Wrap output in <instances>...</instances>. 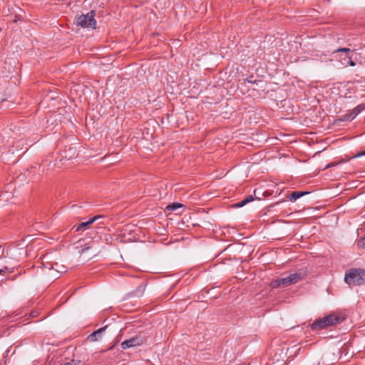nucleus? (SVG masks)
I'll use <instances>...</instances> for the list:
<instances>
[{
	"label": "nucleus",
	"mask_w": 365,
	"mask_h": 365,
	"mask_svg": "<svg viewBox=\"0 0 365 365\" xmlns=\"http://www.w3.org/2000/svg\"><path fill=\"white\" fill-rule=\"evenodd\" d=\"M344 319L345 317L343 316L331 314L314 321L310 325V327L312 330H321L328 327L339 324L341 323Z\"/></svg>",
	"instance_id": "obj_1"
},
{
	"label": "nucleus",
	"mask_w": 365,
	"mask_h": 365,
	"mask_svg": "<svg viewBox=\"0 0 365 365\" xmlns=\"http://www.w3.org/2000/svg\"><path fill=\"white\" fill-rule=\"evenodd\" d=\"M344 281L349 285L359 286L365 284V270L352 269L346 272Z\"/></svg>",
	"instance_id": "obj_2"
},
{
	"label": "nucleus",
	"mask_w": 365,
	"mask_h": 365,
	"mask_svg": "<svg viewBox=\"0 0 365 365\" xmlns=\"http://www.w3.org/2000/svg\"><path fill=\"white\" fill-rule=\"evenodd\" d=\"M96 13L94 11H91L86 14H81L76 19V24L77 26H80L82 28H96V21L95 19Z\"/></svg>",
	"instance_id": "obj_3"
},
{
	"label": "nucleus",
	"mask_w": 365,
	"mask_h": 365,
	"mask_svg": "<svg viewBox=\"0 0 365 365\" xmlns=\"http://www.w3.org/2000/svg\"><path fill=\"white\" fill-rule=\"evenodd\" d=\"M365 110V103H361L354 109L349 110L339 119L341 121H351L354 120L361 111Z\"/></svg>",
	"instance_id": "obj_4"
},
{
	"label": "nucleus",
	"mask_w": 365,
	"mask_h": 365,
	"mask_svg": "<svg viewBox=\"0 0 365 365\" xmlns=\"http://www.w3.org/2000/svg\"><path fill=\"white\" fill-rule=\"evenodd\" d=\"M365 110V103H361L354 109L349 110L339 119L341 121H351L354 120L361 111Z\"/></svg>",
	"instance_id": "obj_5"
},
{
	"label": "nucleus",
	"mask_w": 365,
	"mask_h": 365,
	"mask_svg": "<svg viewBox=\"0 0 365 365\" xmlns=\"http://www.w3.org/2000/svg\"><path fill=\"white\" fill-rule=\"evenodd\" d=\"M365 110V103H361L354 109L349 110L339 119L341 121H351L354 120L361 111Z\"/></svg>",
	"instance_id": "obj_6"
},
{
	"label": "nucleus",
	"mask_w": 365,
	"mask_h": 365,
	"mask_svg": "<svg viewBox=\"0 0 365 365\" xmlns=\"http://www.w3.org/2000/svg\"><path fill=\"white\" fill-rule=\"evenodd\" d=\"M145 342V338L140 336L136 335L123 341L120 344V346L123 349H127L130 347H135L137 346H140Z\"/></svg>",
	"instance_id": "obj_7"
},
{
	"label": "nucleus",
	"mask_w": 365,
	"mask_h": 365,
	"mask_svg": "<svg viewBox=\"0 0 365 365\" xmlns=\"http://www.w3.org/2000/svg\"><path fill=\"white\" fill-rule=\"evenodd\" d=\"M300 279V275L298 273L290 274L286 277L281 278V284H282V287H287L298 282Z\"/></svg>",
	"instance_id": "obj_8"
},
{
	"label": "nucleus",
	"mask_w": 365,
	"mask_h": 365,
	"mask_svg": "<svg viewBox=\"0 0 365 365\" xmlns=\"http://www.w3.org/2000/svg\"><path fill=\"white\" fill-rule=\"evenodd\" d=\"M101 217H103L101 215H96L91 218L88 221L81 222L76 227L75 231L79 232L88 230L94 222H96L98 219H100Z\"/></svg>",
	"instance_id": "obj_9"
},
{
	"label": "nucleus",
	"mask_w": 365,
	"mask_h": 365,
	"mask_svg": "<svg viewBox=\"0 0 365 365\" xmlns=\"http://www.w3.org/2000/svg\"><path fill=\"white\" fill-rule=\"evenodd\" d=\"M46 259L47 256H43L42 259V264L43 267L46 268L48 270L54 269L57 273H58L59 271L57 269V267H58V263L46 261Z\"/></svg>",
	"instance_id": "obj_10"
},
{
	"label": "nucleus",
	"mask_w": 365,
	"mask_h": 365,
	"mask_svg": "<svg viewBox=\"0 0 365 365\" xmlns=\"http://www.w3.org/2000/svg\"><path fill=\"white\" fill-rule=\"evenodd\" d=\"M107 327L108 326H105L93 331L88 336V339L91 341H97L101 337V334L106 329Z\"/></svg>",
	"instance_id": "obj_11"
},
{
	"label": "nucleus",
	"mask_w": 365,
	"mask_h": 365,
	"mask_svg": "<svg viewBox=\"0 0 365 365\" xmlns=\"http://www.w3.org/2000/svg\"><path fill=\"white\" fill-rule=\"evenodd\" d=\"M145 289V286L144 284L142 283L139 284L135 290L131 292L130 294L134 297H140L141 296H143Z\"/></svg>",
	"instance_id": "obj_12"
},
{
	"label": "nucleus",
	"mask_w": 365,
	"mask_h": 365,
	"mask_svg": "<svg viewBox=\"0 0 365 365\" xmlns=\"http://www.w3.org/2000/svg\"><path fill=\"white\" fill-rule=\"evenodd\" d=\"M309 192H297V191H294L293 192H292V194L290 195V197H289V200L290 201H292V202H294L296 201L297 199L300 198L301 197L308 194Z\"/></svg>",
	"instance_id": "obj_13"
},
{
	"label": "nucleus",
	"mask_w": 365,
	"mask_h": 365,
	"mask_svg": "<svg viewBox=\"0 0 365 365\" xmlns=\"http://www.w3.org/2000/svg\"><path fill=\"white\" fill-rule=\"evenodd\" d=\"M252 200H254V197H252V195H249L245 199H244L243 200L234 204L232 205V207H242L244 205H245L246 204H247L248 202H252Z\"/></svg>",
	"instance_id": "obj_14"
},
{
	"label": "nucleus",
	"mask_w": 365,
	"mask_h": 365,
	"mask_svg": "<svg viewBox=\"0 0 365 365\" xmlns=\"http://www.w3.org/2000/svg\"><path fill=\"white\" fill-rule=\"evenodd\" d=\"M252 200H254V197H252V195H249L245 199H244L243 200L234 204L232 205V207H242L244 205H245L246 204H247L248 202H252Z\"/></svg>",
	"instance_id": "obj_15"
},
{
	"label": "nucleus",
	"mask_w": 365,
	"mask_h": 365,
	"mask_svg": "<svg viewBox=\"0 0 365 365\" xmlns=\"http://www.w3.org/2000/svg\"><path fill=\"white\" fill-rule=\"evenodd\" d=\"M183 205L181 203L173 202L168 206V209L172 211H175L177 209L182 207Z\"/></svg>",
	"instance_id": "obj_16"
},
{
	"label": "nucleus",
	"mask_w": 365,
	"mask_h": 365,
	"mask_svg": "<svg viewBox=\"0 0 365 365\" xmlns=\"http://www.w3.org/2000/svg\"><path fill=\"white\" fill-rule=\"evenodd\" d=\"M63 365H83L82 361L80 360L72 359L68 362L64 363Z\"/></svg>",
	"instance_id": "obj_17"
},
{
	"label": "nucleus",
	"mask_w": 365,
	"mask_h": 365,
	"mask_svg": "<svg viewBox=\"0 0 365 365\" xmlns=\"http://www.w3.org/2000/svg\"><path fill=\"white\" fill-rule=\"evenodd\" d=\"M280 286H282V284H281V278L277 279L272 281L271 283V287L272 288H277Z\"/></svg>",
	"instance_id": "obj_18"
},
{
	"label": "nucleus",
	"mask_w": 365,
	"mask_h": 365,
	"mask_svg": "<svg viewBox=\"0 0 365 365\" xmlns=\"http://www.w3.org/2000/svg\"><path fill=\"white\" fill-rule=\"evenodd\" d=\"M357 246L359 248H365V235L364 237L360 238L357 242Z\"/></svg>",
	"instance_id": "obj_19"
},
{
	"label": "nucleus",
	"mask_w": 365,
	"mask_h": 365,
	"mask_svg": "<svg viewBox=\"0 0 365 365\" xmlns=\"http://www.w3.org/2000/svg\"><path fill=\"white\" fill-rule=\"evenodd\" d=\"M351 51V49L349 48H339L336 49L334 52H344L349 53Z\"/></svg>",
	"instance_id": "obj_20"
},
{
	"label": "nucleus",
	"mask_w": 365,
	"mask_h": 365,
	"mask_svg": "<svg viewBox=\"0 0 365 365\" xmlns=\"http://www.w3.org/2000/svg\"><path fill=\"white\" fill-rule=\"evenodd\" d=\"M91 248V247H84V248H82L80 251H79V253L81 255L83 254L84 252H86L87 250H88L89 249Z\"/></svg>",
	"instance_id": "obj_21"
},
{
	"label": "nucleus",
	"mask_w": 365,
	"mask_h": 365,
	"mask_svg": "<svg viewBox=\"0 0 365 365\" xmlns=\"http://www.w3.org/2000/svg\"><path fill=\"white\" fill-rule=\"evenodd\" d=\"M349 61V64L351 66H354L356 65V63L351 60V57L350 56H348Z\"/></svg>",
	"instance_id": "obj_22"
},
{
	"label": "nucleus",
	"mask_w": 365,
	"mask_h": 365,
	"mask_svg": "<svg viewBox=\"0 0 365 365\" xmlns=\"http://www.w3.org/2000/svg\"><path fill=\"white\" fill-rule=\"evenodd\" d=\"M250 78H251V76H250L249 78H247V82H249L250 83H255V81H252V79H250Z\"/></svg>",
	"instance_id": "obj_23"
},
{
	"label": "nucleus",
	"mask_w": 365,
	"mask_h": 365,
	"mask_svg": "<svg viewBox=\"0 0 365 365\" xmlns=\"http://www.w3.org/2000/svg\"><path fill=\"white\" fill-rule=\"evenodd\" d=\"M364 155H365V151L361 152V153L357 154L355 157H360V156H362Z\"/></svg>",
	"instance_id": "obj_24"
},
{
	"label": "nucleus",
	"mask_w": 365,
	"mask_h": 365,
	"mask_svg": "<svg viewBox=\"0 0 365 365\" xmlns=\"http://www.w3.org/2000/svg\"><path fill=\"white\" fill-rule=\"evenodd\" d=\"M7 269H7V267H5V268H4V269H0V274H1V273H3V272H5V271H6V270H7Z\"/></svg>",
	"instance_id": "obj_25"
},
{
	"label": "nucleus",
	"mask_w": 365,
	"mask_h": 365,
	"mask_svg": "<svg viewBox=\"0 0 365 365\" xmlns=\"http://www.w3.org/2000/svg\"><path fill=\"white\" fill-rule=\"evenodd\" d=\"M73 149L72 148H69L68 151H71H71H73Z\"/></svg>",
	"instance_id": "obj_26"
},
{
	"label": "nucleus",
	"mask_w": 365,
	"mask_h": 365,
	"mask_svg": "<svg viewBox=\"0 0 365 365\" xmlns=\"http://www.w3.org/2000/svg\"><path fill=\"white\" fill-rule=\"evenodd\" d=\"M61 365H63V364H61Z\"/></svg>",
	"instance_id": "obj_27"
}]
</instances>
